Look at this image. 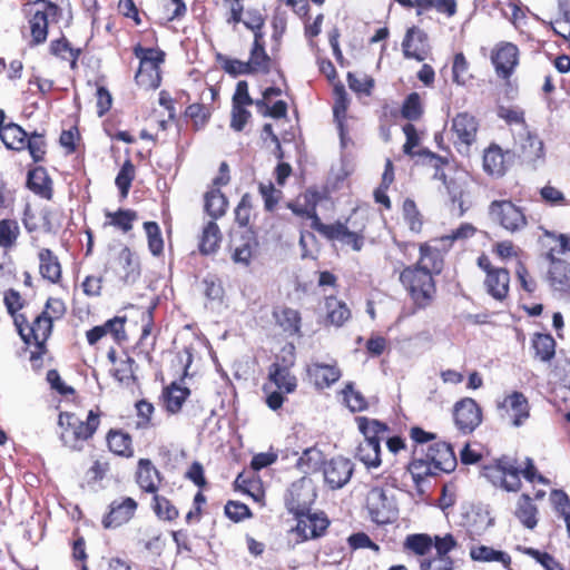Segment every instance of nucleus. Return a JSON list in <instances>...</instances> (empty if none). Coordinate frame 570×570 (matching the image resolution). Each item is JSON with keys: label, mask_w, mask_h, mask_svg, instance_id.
Here are the masks:
<instances>
[{"label": "nucleus", "mask_w": 570, "mask_h": 570, "mask_svg": "<svg viewBox=\"0 0 570 570\" xmlns=\"http://www.w3.org/2000/svg\"><path fill=\"white\" fill-rule=\"evenodd\" d=\"M3 303L8 314L13 318L16 330L24 344V351L29 352L31 368L39 372L45 366V358L50 354L48 341L52 335L53 324L62 320L67 313L65 301L60 297H48L42 311L31 321L26 314L19 313L24 305V299L17 289L6 291Z\"/></svg>", "instance_id": "obj_1"}, {"label": "nucleus", "mask_w": 570, "mask_h": 570, "mask_svg": "<svg viewBox=\"0 0 570 570\" xmlns=\"http://www.w3.org/2000/svg\"><path fill=\"white\" fill-rule=\"evenodd\" d=\"M411 456L406 471L411 474L415 487H420L429 476L451 473L458 465L452 445L436 441L438 435L425 431L419 425L409 430Z\"/></svg>", "instance_id": "obj_2"}, {"label": "nucleus", "mask_w": 570, "mask_h": 570, "mask_svg": "<svg viewBox=\"0 0 570 570\" xmlns=\"http://www.w3.org/2000/svg\"><path fill=\"white\" fill-rule=\"evenodd\" d=\"M484 476L497 488L507 492H519L523 478L527 482L550 484V480L540 473L535 462L530 456L505 453L483 466Z\"/></svg>", "instance_id": "obj_3"}, {"label": "nucleus", "mask_w": 570, "mask_h": 570, "mask_svg": "<svg viewBox=\"0 0 570 570\" xmlns=\"http://www.w3.org/2000/svg\"><path fill=\"white\" fill-rule=\"evenodd\" d=\"M104 412L99 405H95L87 413L86 420H81L75 412L61 411L58 414V438L63 448L71 452H81L85 444L90 442L99 430Z\"/></svg>", "instance_id": "obj_4"}, {"label": "nucleus", "mask_w": 570, "mask_h": 570, "mask_svg": "<svg viewBox=\"0 0 570 570\" xmlns=\"http://www.w3.org/2000/svg\"><path fill=\"white\" fill-rule=\"evenodd\" d=\"M142 42L132 47V53L139 65L135 73L136 83L145 89H157L161 85V66L166 61V52L157 45L158 38L155 30L145 32Z\"/></svg>", "instance_id": "obj_5"}, {"label": "nucleus", "mask_w": 570, "mask_h": 570, "mask_svg": "<svg viewBox=\"0 0 570 570\" xmlns=\"http://www.w3.org/2000/svg\"><path fill=\"white\" fill-rule=\"evenodd\" d=\"M291 358L276 356L267 368V379L263 384L266 405L273 410H279L286 401V395L292 394L298 386L297 377L292 373L295 364L294 346L291 345Z\"/></svg>", "instance_id": "obj_6"}, {"label": "nucleus", "mask_w": 570, "mask_h": 570, "mask_svg": "<svg viewBox=\"0 0 570 570\" xmlns=\"http://www.w3.org/2000/svg\"><path fill=\"white\" fill-rule=\"evenodd\" d=\"M476 227L471 223H462L450 234L430 239L419 245L420 257L414 265L428 269L433 275H439L444 268V256L453 247L455 242L466 240L473 237Z\"/></svg>", "instance_id": "obj_7"}, {"label": "nucleus", "mask_w": 570, "mask_h": 570, "mask_svg": "<svg viewBox=\"0 0 570 570\" xmlns=\"http://www.w3.org/2000/svg\"><path fill=\"white\" fill-rule=\"evenodd\" d=\"M399 282L410 297L414 311L426 309L436 296L434 275L419 265L405 266L399 275Z\"/></svg>", "instance_id": "obj_8"}, {"label": "nucleus", "mask_w": 570, "mask_h": 570, "mask_svg": "<svg viewBox=\"0 0 570 570\" xmlns=\"http://www.w3.org/2000/svg\"><path fill=\"white\" fill-rule=\"evenodd\" d=\"M367 217L356 209L344 222L337 219L331 224H324L320 235L328 242H340L360 252L364 247L366 237Z\"/></svg>", "instance_id": "obj_9"}, {"label": "nucleus", "mask_w": 570, "mask_h": 570, "mask_svg": "<svg viewBox=\"0 0 570 570\" xmlns=\"http://www.w3.org/2000/svg\"><path fill=\"white\" fill-rule=\"evenodd\" d=\"M497 195L499 198L493 199L488 206L491 220L512 235L525 230L530 223L527 208L512 197H508L504 189H499Z\"/></svg>", "instance_id": "obj_10"}, {"label": "nucleus", "mask_w": 570, "mask_h": 570, "mask_svg": "<svg viewBox=\"0 0 570 570\" xmlns=\"http://www.w3.org/2000/svg\"><path fill=\"white\" fill-rule=\"evenodd\" d=\"M358 430L364 440L356 448L355 459L361 461L367 469L379 468L381 460V440L390 431L386 423L366 416H357Z\"/></svg>", "instance_id": "obj_11"}, {"label": "nucleus", "mask_w": 570, "mask_h": 570, "mask_svg": "<svg viewBox=\"0 0 570 570\" xmlns=\"http://www.w3.org/2000/svg\"><path fill=\"white\" fill-rule=\"evenodd\" d=\"M26 12L33 46L47 40L49 24L57 22L62 16L61 8L50 0L32 1L28 4Z\"/></svg>", "instance_id": "obj_12"}, {"label": "nucleus", "mask_w": 570, "mask_h": 570, "mask_svg": "<svg viewBox=\"0 0 570 570\" xmlns=\"http://www.w3.org/2000/svg\"><path fill=\"white\" fill-rule=\"evenodd\" d=\"M265 23L266 18L250 19L240 23V26L253 33L249 58L247 60L253 75H268L276 63L273 58L274 55H268L265 47Z\"/></svg>", "instance_id": "obj_13"}, {"label": "nucleus", "mask_w": 570, "mask_h": 570, "mask_svg": "<svg viewBox=\"0 0 570 570\" xmlns=\"http://www.w3.org/2000/svg\"><path fill=\"white\" fill-rule=\"evenodd\" d=\"M521 51L518 45L511 41H498L490 51V61L495 76L509 83L520 66Z\"/></svg>", "instance_id": "obj_14"}, {"label": "nucleus", "mask_w": 570, "mask_h": 570, "mask_svg": "<svg viewBox=\"0 0 570 570\" xmlns=\"http://www.w3.org/2000/svg\"><path fill=\"white\" fill-rule=\"evenodd\" d=\"M478 266L485 274L483 285L487 294L498 302L505 301L510 294L509 269L494 266L485 254L478 257Z\"/></svg>", "instance_id": "obj_15"}, {"label": "nucleus", "mask_w": 570, "mask_h": 570, "mask_svg": "<svg viewBox=\"0 0 570 570\" xmlns=\"http://www.w3.org/2000/svg\"><path fill=\"white\" fill-rule=\"evenodd\" d=\"M30 245L37 248L38 273L49 285L63 287V267L59 256L48 247L39 245L37 236H30Z\"/></svg>", "instance_id": "obj_16"}, {"label": "nucleus", "mask_w": 570, "mask_h": 570, "mask_svg": "<svg viewBox=\"0 0 570 570\" xmlns=\"http://www.w3.org/2000/svg\"><path fill=\"white\" fill-rule=\"evenodd\" d=\"M156 306L157 304L154 303L146 308L139 309L141 333L134 347L136 354L142 356L148 363L153 362V353L155 352L158 337V332L155 331Z\"/></svg>", "instance_id": "obj_17"}, {"label": "nucleus", "mask_w": 570, "mask_h": 570, "mask_svg": "<svg viewBox=\"0 0 570 570\" xmlns=\"http://www.w3.org/2000/svg\"><path fill=\"white\" fill-rule=\"evenodd\" d=\"M453 420L462 434H470L482 423V409L474 399L462 397L453 405Z\"/></svg>", "instance_id": "obj_18"}, {"label": "nucleus", "mask_w": 570, "mask_h": 570, "mask_svg": "<svg viewBox=\"0 0 570 570\" xmlns=\"http://www.w3.org/2000/svg\"><path fill=\"white\" fill-rule=\"evenodd\" d=\"M294 518L296 520L294 532L302 541L314 540L323 537L331 524L328 517L323 511L312 512L309 510L298 513Z\"/></svg>", "instance_id": "obj_19"}, {"label": "nucleus", "mask_w": 570, "mask_h": 570, "mask_svg": "<svg viewBox=\"0 0 570 570\" xmlns=\"http://www.w3.org/2000/svg\"><path fill=\"white\" fill-rule=\"evenodd\" d=\"M138 510V502L131 497H121L112 500L107 513L101 519L105 529H116L132 520Z\"/></svg>", "instance_id": "obj_20"}, {"label": "nucleus", "mask_w": 570, "mask_h": 570, "mask_svg": "<svg viewBox=\"0 0 570 570\" xmlns=\"http://www.w3.org/2000/svg\"><path fill=\"white\" fill-rule=\"evenodd\" d=\"M317 493L311 480L301 479L294 482L286 497V507L295 517L309 511L316 500Z\"/></svg>", "instance_id": "obj_21"}, {"label": "nucleus", "mask_w": 570, "mask_h": 570, "mask_svg": "<svg viewBox=\"0 0 570 570\" xmlns=\"http://www.w3.org/2000/svg\"><path fill=\"white\" fill-rule=\"evenodd\" d=\"M306 376L317 391H323L340 381L342 370L336 360L331 363L315 361L306 366Z\"/></svg>", "instance_id": "obj_22"}, {"label": "nucleus", "mask_w": 570, "mask_h": 570, "mask_svg": "<svg viewBox=\"0 0 570 570\" xmlns=\"http://www.w3.org/2000/svg\"><path fill=\"white\" fill-rule=\"evenodd\" d=\"M401 46L404 58L419 62L424 61L431 52L428 33L416 26L406 29Z\"/></svg>", "instance_id": "obj_23"}, {"label": "nucleus", "mask_w": 570, "mask_h": 570, "mask_svg": "<svg viewBox=\"0 0 570 570\" xmlns=\"http://www.w3.org/2000/svg\"><path fill=\"white\" fill-rule=\"evenodd\" d=\"M134 480L141 493L156 494L164 482V475L150 459L140 458L136 464Z\"/></svg>", "instance_id": "obj_24"}, {"label": "nucleus", "mask_w": 570, "mask_h": 570, "mask_svg": "<svg viewBox=\"0 0 570 570\" xmlns=\"http://www.w3.org/2000/svg\"><path fill=\"white\" fill-rule=\"evenodd\" d=\"M126 316H115L107 320L104 324L94 326L86 332V340L90 346L96 345L102 337L110 335L114 342L122 345L128 341L125 330Z\"/></svg>", "instance_id": "obj_25"}, {"label": "nucleus", "mask_w": 570, "mask_h": 570, "mask_svg": "<svg viewBox=\"0 0 570 570\" xmlns=\"http://www.w3.org/2000/svg\"><path fill=\"white\" fill-rule=\"evenodd\" d=\"M105 445L114 456L130 460L135 456L134 436L121 428H110L105 434Z\"/></svg>", "instance_id": "obj_26"}, {"label": "nucleus", "mask_w": 570, "mask_h": 570, "mask_svg": "<svg viewBox=\"0 0 570 570\" xmlns=\"http://www.w3.org/2000/svg\"><path fill=\"white\" fill-rule=\"evenodd\" d=\"M26 188L41 199L50 202L53 198V179L41 165H35L28 168Z\"/></svg>", "instance_id": "obj_27"}, {"label": "nucleus", "mask_w": 570, "mask_h": 570, "mask_svg": "<svg viewBox=\"0 0 570 570\" xmlns=\"http://www.w3.org/2000/svg\"><path fill=\"white\" fill-rule=\"evenodd\" d=\"M353 463L343 456H336L323 464L325 482L333 490L344 487L353 474Z\"/></svg>", "instance_id": "obj_28"}, {"label": "nucleus", "mask_w": 570, "mask_h": 570, "mask_svg": "<svg viewBox=\"0 0 570 570\" xmlns=\"http://www.w3.org/2000/svg\"><path fill=\"white\" fill-rule=\"evenodd\" d=\"M499 407L511 420L513 426L519 428L530 417V404L527 396L519 391L505 395Z\"/></svg>", "instance_id": "obj_29"}, {"label": "nucleus", "mask_w": 570, "mask_h": 570, "mask_svg": "<svg viewBox=\"0 0 570 570\" xmlns=\"http://www.w3.org/2000/svg\"><path fill=\"white\" fill-rule=\"evenodd\" d=\"M49 53L60 62H66L70 70L76 71L79 68L78 60L83 50L81 47H75L65 36L53 39L49 43Z\"/></svg>", "instance_id": "obj_30"}, {"label": "nucleus", "mask_w": 570, "mask_h": 570, "mask_svg": "<svg viewBox=\"0 0 570 570\" xmlns=\"http://www.w3.org/2000/svg\"><path fill=\"white\" fill-rule=\"evenodd\" d=\"M190 394V389L183 386L177 382H171L164 386L160 394L164 410L170 415L180 413Z\"/></svg>", "instance_id": "obj_31"}, {"label": "nucleus", "mask_w": 570, "mask_h": 570, "mask_svg": "<svg viewBox=\"0 0 570 570\" xmlns=\"http://www.w3.org/2000/svg\"><path fill=\"white\" fill-rule=\"evenodd\" d=\"M547 279L553 291L570 298V263L551 255Z\"/></svg>", "instance_id": "obj_32"}, {"label": "nucleus", "mask_w": 570, "mask_h": 570, "mask_svg": "<svg viewBox=\"0 0 570 570\" xmlns=\"http://www.w3.org/2000/svg\"><path fill=\"white\" fill-rule=\"evenodd\" d=\"M443 186L449 196L452 210H454L459 217L463 216L469 209L464 200L468 187L466 178L462 175L450 176L443 183Z\"/></svg>", "instance_id": "obj_33"}, {"label": "nucleus", "mask_w": 570, "mask_h": 570, "mask_svg": "<svg viewBox=\"0 0 570 570\" xmlns=\"http://www.w3.org/2000/svg\"><path fill=\"white\" fill-rule=\"evenodd\" d=\"M478 128L476 118L468 111L459 112L452 119L451 131L456 137L455 142L470 146L475 140Z\"/></svg>", "instance_id": "obj_34"}, {"label": "nucleus", "mask_w": 570, "mask_h": 570, "mask_svg": "<svg viewBox=\"0 0 570 570\" xmlns=\"http://www.w3.org/2000/svg\"><path fill=\"white\" fill-rule=\"evenodd\" d=\"M282 89L279 87H267L262 92V98L255 100V106L258 111L265 116L274 119H283L287 117L288 106L284 100H277L269 106L272 97L281 96Z\"/></svg>", "instance_id": "obj_35"}, {"label": "nucleus", "mask_w": 570, "mask_h": 570, "mask_svg": "<svg viewBox=\"0 0 570 570\" xmlns=\"http://www.w3.org/2000/svg\"><path fill=\"white\" fill-rule=\"evenodd\" d=\"M334 105H333V117L336 122L341 141L344 144L347 136L346 119L347 110L350 106V99L346 94L345 87L341 81L334 83Z\"/></svg>", "instance_id": "obj_36"}, {"label": "nucleus", "mask_w": 570, "mask_h": 570, "mask_svg": "<svg viewBox=\"0 0 570 570\" xmlns=\"http://www.w3.org/2000/svg\"><path fill=\"white\" fill-rule=\"evenodd\" d=\"M107 358L111 364L109 373L116 381L129 384L135 380V361L131 356L124 353L122 356L118 357L117 351L114 347H110L107 352Z\"/></svg>", "instance_id": "obj_37"}, {"label": "nucleus", "mask_w": 570, "mask_h": 570, "mask_svg": "<svg viewBox=\"0 0 570 570\" xmlns=\"http://www.w3.org/2000/svg\"><path fill=\"white\" fill-rule=\"evenodd\" d=\"M115 262V272L125 283H134L140 276V264L128 246L120 249Z\"/></svg>", "instance_id": "obj_38"}, {"label": "nucleus", "mask_w": 570, "mask_h": 570, "mask_svg": "<svg viewBox=\"0 0 570 570\" xmlns=\"http://www.w3.org/2000/svg\"><path fill=\"white\" fill-rule=\"evenodd\" d=\"M513 515L528 530H533L539 523V509L529 493H521L514 505Z\"/></svg>", "instance_id": "obj_39"}, {"label": "nucleus", "mask_w": 570, "mask_h": 570, "mask_svg": "<svg viewBox=\"0 0 570 570\" xmlns=\"http://www.w3.org/2000/svg\"><path fill=\"white\" fill-rule=\"evenodd\" d=\"M324 324L327 326L341 327L343 326L352 316L351 309L347 304L338 299L334 295H328L324 297Z\"/></svg>", "instance_id": "obj_40"}, {"label": "nucleus", "mask_w": 570, "mask_h": 570, "mask_svg": "<svg viewBox=\"0 0 570 570\" xmlns=\"http://www.w3.org/2000/svg\"><path fill=\"white\" fill-rule=\"evenodd\" d=\"M499 145L491 144L483 154V170L492 177H502L508 171L509 165L505 155Z\"/></svg>", "instance_id": "obj_41"}, {"label": "nucleus", "mask_w": 570, "mask_h": 570, "mask_svg": "<svg viewBox=\"0 0 570 570\" xmlns=\"http://www.w3.org/2000/svg\"><path fill=\"white\" fill-rule=\"evenodd\" d=\"M234 489L250 497L255 502L264 504L265 490L263 482L254 473L240 472L234 481Z\"/></svg>", "instance_id": "obj_42"}, {"label": "nucleus", "mask_w": 570, "mask_h": 570, "mask_svg": "<svg viewBox=\"0 0 570 570\" xmlns=\"http://www.w3.org/2000/svg\"><path fill=\"white\" fill-rule=\"evenodd\" d=\"M257 244V239L252 230L240 233L239 239L235 240L232 245V261L235 264L249 266Z\"/></svg>", "instance_id": "obj_43"}, {"label": "nucleus", "mask_w": 570, "mask_h": 570, "mask_svg": "<svg viewBox=\"0 0 570 570\" xmlns=\"http://www.w3.org/2000/svg\"><path fill=\"white\" fill-rule=\"evenodd\" d=\"M530 344L533 358L542 363H550L554 358L557 342L550 333H533Z\"/></svg>", "instance_id": "obj_44"}, {"label": "nucleus", "mask_w": 570, "mask_h": 570, "mask_svg": "<svg viewBox=\"0 0 570 570\" xmlns=\"http://www.w3.org/2000/svg\"><path fill=\"white\" fill-rule=\"evenodd\" d=\"M469 554L471 560L475 562H499L505 569L512 570V558L505 551L495 550L494 548L484 544H478L470 548Z\"/></svg>", "instance_id": "obj_45"}, {"label": "nucleus", "mask_w": 570, "mask_h": 570, "mask_svg": "<svg viewBox=\"0 0 570 570\" xmlns=\"http://www.w3.org/2000/svg\"><path fill=\"white\" fill-rule=\"evenodd\" d=\"M223 234L216 222L209 220L203 227L198 242V250L202 255L208 256L218 252Z\"/></svg>", "instance_id": "obj_46"}, {"label": "nucleus", "mask_w": 570, "mask_h": 570, "mask_svg": "<svg viewBox=\"0 0 570 570\" xmlns=\"http://www.w3.org/2000/svg\"><path fill=\"white\" fill-rule=\"evenodd\" d=\"M276 324L288 335H301L302 317L297 309L283 306L273 311Z\"/></svg>", "instance_id": "obj_47"}, {"label": "nucleus", "mask_w": 570, "mask_h": 570, "mask_svg": "<svg viewBox=\"0 0 570 570\" xmlns=\"http://www.w3.org/2000/svg\"><path fill=\"white\" fill-rule=\"evenodd\" d=\"M105 217L104 227L111 226L122 234H127L132 229L134 223L138 219V214L130 208H118L116 212L106 210Z\"/></svg>", "instance_id": "obj_48"}, {"label": "nucleus", "mask_w": 570, "mask_h": 570, "mask_svg": "<svg viewBox=\"0 0 570 570\" xmlns=\"http://www.w3.org/2000/svg\"><path fill=\"white\" fill-rule=\"evenodd\" d=\"M28 132L16 122H7L0 131V139L4 147L13 151H23Z\"/></svg>", "instance_id": "obj_49"}, {"label": "nucleus", "mask_w": 570, "mask_h": 570, "mask_svg": "<svg viewBox=\"0 0 570 570\" xmlns=\"http://www.w3.org/2000/svg\"><path fill=\"white\" fill-rule=\"evenodd\" d=\"M151 495L150 508L158 520L171 523L179 518V510L170 499L159 491Z\"/></svg>", "instance_id": "obj_50"}, {"label": "nucleus", "mask_w": 570, "mask_h": 570, "mask_svg": "<svg viewBox=\"0 0 570 570\" xmlns=\"http://www.w3.org/2000/svg\"><path fill=\"white\" fill-rule=\"evenodd\" d=\"M311 196L313 200L308 202V204L302 206L298 204L289 203L288 208L295 216L309 219L311 228L320 234L325 223L322 222L316 209L318 194L317 191H313L311 193Z\"/></svg>", "instance_id": "obj_51"}, {"label": "nucleus", "mask_w": 570, "mask_h": 570, "mask_svg": "<svg viewBox=\"0 0 570 570\" xmlns=\"http://www.w3.org/2000/svg\"><path fill=\"white\" fill-rule=\"evenodd\" d=\"M184 117L190 121L191 130H203L212 118V108L202 102H194L186 107Z\"/></svg>", "instance_id": "obj_52"}, {"label": "nucleus", "mask_w": 570, "mask_h": 570, "mask_svg": "<svg viewBox=\"0 0 570 570\" xmlns=\"http://www.w3.org/2000/svg\"><path fill=\"white\" fill-rule=\"evenodd\" d=\"M400 115L403 119L411 124H414L423 118L424 105L419 92L413 91L404 98L400 108Z\"/></svg>", "instance_id": "obj_53"}, {"label": "nucleus", "mask_w": 570, "mask_h": 570, "mask_svg": "<svg viewBox=\"0 0 570 570\" xmlns=\"http://www.w3.org/2000/svg\"><path fill=\"white\" fill-rule=\"evenodd\" d=\"M20 237V226L14 218L0 219V248L10 250L17 246Z\"/></svg>", "instance_id": "obj_54"}, {"label": "nucleus", "mask_w": 570, "mask_h": 570, "mask_svg": "<svg viewBox=\"0 0 570 570\" xmlns=\"http://www.w3.org/2000/svg\"><path fill=\"white\" fill-rule=\"evenodd\" d=\"M228 200L226 196L218 189H212L205 194V210L216 220L226 214Z\"/></svg>", "instance_id": "obj_55"}, {"label": "nucleus", "mask_w": 570, "mask_h": 570, "mask_svg": "<svg viewBox=\"0 0 570 570\" xmlns=\"http://www.w3.org/2000/svg\"><path fill=\"white\" fill-rule=\"evenodd\" d=\"M344 404L353 413L367 410L368 402L365 396L355 389L353 382H347L341 391Z\"/></svg>", "instance_id": "obj_56"}, {"label": "nucleus", "mask_w": 570, "mask_h": 570, "mask_svg": "<svg viewBox=\"0 0 570 570\" xmlns=\"http://www.w3.org/2000/svg\"><path fill=\"white\" fill-rule=\"evenodd\" d=\"M26 149L29 151L35 164L43 163L47 156V141L45 135L36 130L29 134L24 141V150Z\"/></svg>", "instance_id": "obj_57"}, {"label": "nucleus", "mask_w": 570, "mask_h": 570, "mask_svg": "<svg viewBox=\"0 0 570 570\" xmlns=\"http://www.w3.org/2000/svg\"><path fill=\"white\" fill-rule=\"evenodd\" d=\"M110 472V462L100 455L92 460L91 465L85 472V483L89 487L101 482Z\"/></svg>", "instance_id": "obj_58"}, {"label": "nucleus", "mask_w": 570, "mask_h": 570, "mask_svg": "<svg viewBox=\"0 0 570 570\" xmlns=\"http://www.w3.org/2000/svg\"><path fill=\"white\" fill-rule=\"evenodd\" d=\"M323 458V452L316 446H312L303 451L296 462V466L305 474L313 473L324 464Z\"/></svg>", "instance_id": "obj_59"}, {"label": "nucleus", "mask_w": 570, "mask_h": 570, "mask_svg": "<svg viewBox=\"0 0 570 570\" xmlns=\"http://www.w3.org/2000/svg\"><path fill=\"white\" fill-rule=\"evenodd\" d=\"M136 177V167L130 158H127L115 179V184L119 190L121 198H127L131 184Z\"/></svg>", "instance_id": "obj_60"}, {"label": "nucleus", "mask_w": 570, "mask_h": 570, "mask_svg": "<svg viewBox=\"0 0 570 570\" xmlns=\"http://www.w3.org/2000/svg\"><path fill=\"white\" fill-rule=\"evenodd\" d=\"M402 214L411 232L415 234L422 232L424 224L423 215L421 214L416 203L412 198H406L403 202Z\"/></svg>", "instance_id": "obj_61"}, {"label": "nucleus", "mask_w": 570, "mask_h": 570, "mask_svg": "<svg viewBox=\"0 0 570 570\" xmlns=\"http://www.w3.org/2000/svg\"><path fill=\"white\" fill-rule=\"evenodd\" d=\"M470 63L464 53L456 52L452 59V81L459 86H465L473 76L470 73Z\"/></svg>", "instance_id": "obj_62"}, {"label": "nucleus", "mask_w": 570, "mask_h": 570, "mask_svg": "<svg viewBox=\"0 0 570 570\" xmlns=\"http://www.w3.org/2000/svg\"><path fill=\"white\" fill-rule=\"evenodd\" d=\"M135 410L137 416L136 428L138 430H147L155 426L153 416L156 409L151 402L146 399L138 400L135 403Z\"/></svg>", "instance_id": "obj_63"}, {"label": "nucleus", "mask_w": 570, "mask_h": 570, "mask_svg": "<svg viewBox=\"0 0 570 570\" xmlns=\"http://www.w3.org/2000/svg\"><path fill=\"white\" fill-rule=\"evenodd\" d=\"M347 83L350 89L356 95L371 96L375 86V80L372 76L355 72H347Z\"/></svg>", "instance_id": "obj_64"}]
</instances>
